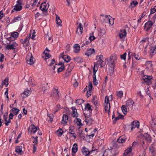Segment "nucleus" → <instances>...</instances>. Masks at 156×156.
<instances>
[{
    "label": "nucleus",
    "mask_w": 156,
    "mask_h": 156,
    "mask_svg": "<svg viewBox=\"0 0 156 156\" xmlns=\"http://www.w3.org/2000/svg\"><path fill=\"white\" fill-rule=\"evenodd\" d=\"M152 76H149L147 75H144L142 77L141 80V83L144 85H146L147 89H148L150 85L152 83L153 79Z\"/></svg>",
    "instance_id": "f257e3e1"
},
{
    "label": "nucleus",
    "mask_w": 156,
    "mask_h": 156,
    "mask_svg": "<svg viewBox=\"0 0 156 156\" xmlns=\"http://www.w3.org/2000/svg\"><path fill=\"white\" fill-rule=\"evenodd\" d=\"M106 60L108 62L107 64L109 66L112 68L113 71L115 67V64L117 62L116 56L115 55H112L107 58Z\"/></svg>",
    "instance_id": "f03ea898"
},
{
    "label": "nucleus",
    "mask_w": 156,
    "mask_h": 156,
    "mask_svg": "<svg viewBox=\"0 0 156 156\" xmlns=\"http://www.w3.org/2000/svg\"><path fill=\"white\" fill-rule=\"evenodd\" d=\"M156 19V13H155L151 19H149L150 20L148 21L144 25V29L146 31H148L151 28L152 25L155 22Z\"/></svg>",
    "instance_id": "7ed1b4c3"
},
{
    "label": "nucleus",
    "mask_w": 156,
    "mask_h": 156,
    "mask_svg": "<svg viewBox=\"0 0 156 156\" xmlns=\"http://www.w3.org/2000/svg\"><path fill=\"white\" fill-rule=\"evenodd\" d=\"M96 150H89V149L85 146L83 147L81 149L82 154L85 156H90L91 154H94Z\"/></svg>",
    "instance_id": "20e7f679"
},
{
    "label": "nucleus",
    "mask_w": 156,
    "mask_h": 156,
    "mask_svg": "<svg viewBox=\"0 0 156 156\" xmlns=\"http://www.w3.org/2000/svg\"><path fill=\"white\" fill-rule=\"evenodd\" d=\"M59 95V92L58 89L55 88H53L51 94V96L53 98L56 100H58L60 98Z\"/></svg>",
    "instance_id": "39448f33"
},
{
    "label": "nucleus",
    "mask_w": 156,
    "mask_h": 156,
    "mask_svg": "<svg viewBox=\"0 0 156 156\" xmlns=\"http://www.w3.org/2000/svg\"><path fill=\"white\" fill-rule=\"evenodd\" d=\"M48 7V6H47L46 3L45 2L42 3L41 4L40 9L43 12V15L46 16L48 15L47 10Z\"/></svg>",
    "instance_id": "423d86ee"
},
{
    "label": "nucleus",
    "mask_w": 156,
    "mask_h": 156,
    "mask_svg": "<svg viewBox=\"0 0 156 156\" xmlns=\"http://www.w3.org/2000/svg\"><path fill=\"white\" fill-rule=\"evenodd\" d=\"M39 129V128L36 126L34 124H31L28 128V132L30 134H34Z\"/></svg>",
    "instance_id": "0eeeda50"
},
{
    "label": "nucleus",
    "mask_w": 156,
    "mask_h": 156,
    "mask_svg": "<svg viewBox=\"0 0 156 156\" xmlns=\"http://www.w3.org/2000/svg\"><path fill=\"white\" fill-rule=\"evenodd\" d=\"M134 102L131 99H129L126 102V106L128 109L129 110H132L133 108Z\"/></svg>",
    "instance_id": "6e6552de"
},
{
    "label": "nucleus",
    "mask_w": 156,
    "mask_h": 156,
    "mask_svg": "<svg viewBox=\"0 0 156 156\" xmlns=\"http://www.w3.org/2000/svg\"><path fill=\"white\" fill-rule=\"evenodd\" d=\"M131 130L133 131L135 128H138L140 126V122L139 121L135 120L131 123Z\"/></svg>",
    "instance_id": "1a4fd4ad"
},
{
    "label": "nucleus",
    "mask_w": 156,
    "mask_h": 156,
    "mask_svg": "<svg viewBox=\"0 0 156 156\" xmlns=\"http://www.w3.org/2000/svg\"><path fill=\"white\" fill-rule=\"evenodd\" d=\"M24 146V144H22L19 146H16L15 148V151L19 155L23 154L24 152L22 150V149Z\"/></svg>",
    "instance_id": "9d476101"
},
{
    "label": "nucleus",
    "mask_w": 156,
    "mask_h": 156,
    "mask_svg": "<svg viewBox=\"0 0 156 156\" xmlns=\"http://www.w3.org/2000/svg\"><path fill=\"white\" fill-rule=\"evenodd\" d=\"M85 116V121L87 125H90L92 124V119L91 118V116L90 115H87L85 113H84Z\"/></svg>",
    "instance_id": "9b49d317"
},
{
    "label": "nucleus",
    "mask_w": 156,
    "mask_h": 156,
    "mask_svg": "<svg viewBox=\"0 0 156 156\" xmlns=\"http://www.w3.org/2000/svg\"><path fill=\"white\" fill-rule=\"evenodd\" d=\"M19 34L16 31L11 33L10 37H8L7 40L9 41H13L18 37Z\"/></svg>",
    "instance_id": "f8f14e48"
},
{
    "label": "nucleus",
    "mask_w": 156,
    "mask_h": 156,
    "mask_svg": "<svg viewBox=\"0 0 156 156\" xmlns=\"http://www.w3.org/2000/svg\"><path fill=\"white\" fill-rule=\"evenodd\" d=\"M18 46V44L16 42H13L12 44L7 45L5 48L8 50H13L16 49Z\"/></svg>",
    "instance_id": "ddd939ff"
},
{
    "label": "nucleus",
    "mask_w": 156,
    "mask_h": 156,
    "mask_svg": "<svg viewBox=\"0 0 156 156\" xmlns=\"http://www.w3.org/2000/svg\"><path fill=\"white\" fill-rule=\"evenodd\" d=\"M103 56L102 55H100L96 56V59L98 60V62L100 64V66L101 67H103L105 65V63H103Z\"/></svg>",
    "instance_id": "4468645a"
},
{
    "label": "nucleus",
    "mask_w": 156,
    "mask_h": 156,
    "mask_svg": "<svg viewBox=\"0 0 156 156\" xmlns=\"http://www.w3.org/2000/svg\"><path fill=\"white\" fill-rule=\"evenodd\" d=\"M127 32L125 29H121L120 30L119 36L120 38H125L126 37Z\"/></svg>",
    "instance_id": "2eb2a0df"
},
{
    "label": "nucleus",
    "mask_w": 156,
    "mask_h": 156,
    "mask_svg": "<svg viewBox=\"0 0 156 156\" xmlns=\"http://www.w3.org/2000/svg\"><path fill=\"white\" fill-rule=\"evenodd\" d=\"M60 57L63 59L67 62H69L71 60V58L69 56L67 55H64L63 53L60 54Z\"/></svg>",
    "instance_id": "dca6fc26"
},
{
    "label": "nucleus",
    "mask_w": 156,
    "mask_h": 156,
    "mask_svg": "<svg viewBox=\"0 0 156 156\" xmlns=\"http://www.w3.org/2000/svg\"><path fill=\"white\" fill-rule=\"evenodd\" d=\"M83 31V25L82 23H80L79 25L77 26V29L76 30V33L79 35H81L82 34Z\"/></svg>",
    "instance_id": "f3484780"
},
{
    "label": "nucleus",
    "mask_w": 156,
    "mask_h": 156,
    "mask_svg": "<svg viewBox=\"0 0 156 156\" xmlns=\"http://www.w3.org/2000/svg\"><path fill=\"white\" fill-rule=\"evenodd\" d=\"M149 151L151 153L152 156H155L156 154V150L155 146L154 144H152L149 147Z\"/></svg>",
    "instance_id": "a211bd4d"
},
{
    "label": "nucleus",
    "mask_w": 156,
    "mask_h": 156,
    "mask_svg": "<svg viewBox=\"0 0 156 156\" xmlns=\"http://www.w3.org/2000/svg\"><path fill=\"white\" fill-rule=\"evenodd\" d=\"M68 116L66 114H63L62 116V120L61 123L63 125H66L68 122Z\"/></svg>",
    "instance_id": "6ab92c4d"
},
{
    "label": "nucleus",
    "mask_w": 156,
    "mask_h": 156,
    "mask_svg": "<svg viewBox=\"0 0 156 156\" xmlns=\"http://www.w3.org/2000/svg\"><path fill=\"white\" fill-rule=\"evenodd\" d=\"M29 38L26 37L25 39H21L20 42L21 44H23L24 46H28L29 45Z\"/></svg>",
    "instance_id": "aec40b11"
},
{
    "label": "nucleus",
    "mask_w": 156,
    "mask_h": 156,
    "mask_svg": "<svg viewBox=\"0 0 156 156\" xmlns=\"http://www.w3.org/2000/svg\"><path fill=\"white\" fill-rule=\"evenodd\" d=\"M127 139L126 136L125 135L120 136L117 139V142L119 143L122 144L126 142Z\"/></svg>",
    "instance_id": "412c9836"
},
{
    "label": "nucleus",
    "mask_w": 156,
    "mask_h": 156,
    "mask_svg": "<svg viewBox=\"0 0 156 156\" xmlns=\"http://www.w3.org/2000/svg\"><path fill=\"white\" fill-rule=\"evenodd\" d=\"M74 129L75 128L73 126H70L69 128V130L68 131V133L70 134H73V137L74 139H75L76 138V136Z\"/></svg>",
    "instance_id": "4be33fe9"
},
{
    "label": "nucleus",
    "mask_w": 156,
    "mask_h": 156,
    "mask_svg": "<svg viewBox=\"0 0 156 156\" xmlns=\"http://www.w3.org/2000/svg\"><path fill=\"white\" fill-rule=\"evenodd\" d=\"M73 69V67L71 66H68L66 71L65 73V76L68 77L70 75L71 72Z\"/></svg>",
    "instance_id": "5701e85b"
},
{
    "label": "nucleus",
    "mask_w": 156,
    "mask_h": 156,
    "mask_svg": "<svg viewBox=\"0 0 156 156\" xmlns=\"http://www.w3.org/2000/svg\"><path fill=\"white\" fill-rule=\"evenodd\" d=\"M71 109L72 110V116L73 117L77 118L78 116V114L77 112V109L75 107H72L71 108Z\"/></svg>",
    "instance_id": "b1692460"
},
{
    "label": "nucleus",
    "mask_w": 156,
    "mask_h": 156,
    "mask_svg": "<svg viewBox=\"0 0 156 156\" xmlns=\"http://www.w3.org/2000/svg\"><path fill=\"white\" fill-rule=\"evenodd\" d=\"M78 150V148L77 144L75 143L73 145L72 148V152L73 153V156L75 155V154L77 152Z\"/></svg>",
    "instance_id": "393cba45"
},
{
    "label": "nucleus",
    "mask_w": 156,
    "mask_h": 156,
    "mask_svg": "<svg viewBox=\"0 0 156 156\" xmlns=\"http://www.w3.org/2000/svg\"><path fill=\"white\" fill-rule=\"evenodd\" d=\"M112 99L113 98L112 95H111L109 96H107L105 97V102L104 103H106L108 104H110L109 103L110 101H112Z\"/></svg>",
    "instance_id": "a878e982"
},
{
    "label": "nucleus",
    "mask_w": 156,
    "mask_h": 156,
    "mask_svg": "<svg viewBox=\"0 0 156 156\" xmlns=\"http://www.w3.org/2000/svg\"><path fill=\"white\" fill-rule=\"evenodd\" d=\"M95 52V50L94 48L89 49L87 50L86 53H85V55H87L88 57L90 56H91V55Z\"/></svg>",
    "instance_id": "bb28decb"
},
{
    "label": "nucleus",
    "mask_w": 156,
    "mask_h": 156,
    "mask_svg": "<svg viewBox=\"0 0 156 156\" xmlns=\"http://www.w3.org/2000/svg\"><path fill=\"white\" fill-rule=\"evenodd\" d=\"M92 106L88 103L85 106L84 111H88L90 112H92V109L91 108Z\"/></svg>",
    "instance_id": "cd10ccee"
},
{
    "label": "nucleus",
    "mask_w": 156,
    "mask_h": 156,
    "mask_svg": "<svg viewBox=\"0 0 156 156\" xmlns=\"http://www.w3.org/2000/svg\"><path fill=\"white\" fill-rule=\"evenodd\" d=\"M74 51L76 53H79L80 51V47L78 44H75L73 46Z\"/></svg>",
    "instance_id": "c85d7f7f"
},
{
    "label": "nucleus",
    "mask_w": 156,
    "mask_h": 156,
    "mask_svg": "<svg viewBox=\"0 0 156 156\" xmlns=\"http://www.w3.org/2000/svg\"><path fill=\"white\" fill-rule=\"evenodd\" d=\"M104 107L105 112L109 113V110L111 107L110 104H108L106 103H104Z\"/></svg>",
    "instance_id": "c756f323"
},
{
    "label": "nucleus",
    "mask_w": 156,
    "mask_h": 156,
    "mask_svg": "<svg viewBox=\"0 0 156 156\" xmlns=\"http://www.w3.org/2000/svg\"><path fill=\"white\" fill-rule=\"evenodd\" d=\"M144 137L145 140L149 143L151 142V138L150 135L147 133L145 134L144 135Z\"/></svg>",
    "instance_id": "7c9ffc66"
},
{
    "label": "nucleus",
    "mask_w": 156,
    "mask_h": 156,
    "mask_svg": "<svg viewBox=\"0 0 156 156\" xmlns=\"http://www.w3.org/2000/svg\"><path fill=\"white\" fill-rule=\"evenodd\" d=\"M156 49V45L154 46V47H151L150 50L149 52L150 55L151 56H152L154 55L156 52H155V49Z\"/></svg>",
    "instance_id": "2f4dec72"
},
{
    "label": "nucleus",
    "mask_w": 156,
    "mask_h": 156,
    "mask_svg": "<svg viewBox=\"0 0 156 156\" xmlns=\"http://www.w3.org/2000/svg\"><path fill=\"white\" fill-rule=\"evenodd\" d=\"M22 5L16 4L14 6L13 9L16 11H19L22 10Z\"/></svg>",
    "instance_id": "473e14b6"
},
{
    "label": "nucleus",
    "mask_w": 156,
    "mask_h": 156,
    "mask_svg": "<svg viewBox=\"0 0 156 156\" xmlns=\"http://www.w3.org/2000/svg\"><path fill=\"white\" fill-rule=\"evenodd\" d=\"M19 111L20 110L19 109L16 108H13L10 110L11 113H13V114L15 115H17Z\"/></svg>",
    "instance_id": "72a5a7b5"
},
{
    "label": "nucleus",
    "mask_w": 156,
    "mask_h": 156,
    "mask_svg": "<svg viewBox=\"0 0 156 156\" xmlns=\"http://www.w3.org/2000/svg\"><path fill=\"white\" fill-rule=\"evenodd\" d=\"M9 78L8 77H6L5 79V80L3 81L1 84V86L2 87L4 85H5V87H7L8 85L9 84L8 83Z\"/></svg>",
    "instance_id": "f704fd0d"
},
{
    "label": "nucleus",
    "mask_w": 156,
    "mask_h": 156,
    "mask_svg": "<svg viewBox=\"0 0 156 156\" xmlns=\"http://www.w3.org/2000/svg\"><path fill=\"white\" fill-rule=\"evenodd\" d=\"M124 118V116L121 114H119L118 116L115 118L113 120V122L115 123L118 120L120 119H123Z\"/></svg>",
    "instance_id": "c9c22d12"
},
{
    "label": "nucleus",
    "mask_w": 156,
    "mask_h": 156,
    "mask_svg": "<svg viewBox=\"0 0 156 156\" xmlns=\"http://www.w3.org/2000/svg\"><path fill=\"white\" fill-rule=\"evenodd\" d=\"M155 118H153L152 117V120L151 122V127H152V130L154 132V129L155 128V125H156V123L155 122Z\"/></svg>",
    "instance_id": "e433bc0d"
},
{
    "label": "nucleus",
    "mask_w": 156,
    "mask_h": 156,
    "mask_svg": "<svg viewBox=\"0 0 156 156\" xmlns=\"http://www.w3.org/2000/svg\"><path fill=\"white\" fill-rule=\"evenodd\" d=\"M155 7H156V6H154V8H152L150 10V13L149 16V19H151L152 17V15L156 12V9H155Z\"/></svg>",
    "instance_id": "4c0bfd02"
},
{
    "label": "nucleus",
    "mask_w": 156,
    "mask_h": 156,
    "mask_svg": "<svg viewBox=\"0 0 156 156\" xmlns=\"http://www.w3.org/2000/svg\"><path fill=\"white\" fill-rule=\"evenodd\" d=\"M56 22L57 25L59 26H61L62 20L60 19L59 17L56 14Z\"/></svg>",
    "instance_id": "58836bf2"
},
{
    "label": "nucleus",
    "mask_w": 156,
    "mask_h": 156,
    "mask_svg": "<svg viewBox=\"0 0 156 156\" xmlns=\"http://www.w3.org/2000/svg\"><path fill=\"white\" fill-rule=\"evenodd\" d=\"M22 19V17L21 16H18L15 17L14 19L12 20V23H14L20 21Z\"/></svg>",
    "instance_id": "ea45409f"
},
{
    "label": "nucleus",
    "mask_w": 156,
    "mask_h": 156,
    "mask_svg": "<svg viewBox=\"0 0 156 156\" xmlns=\"http://www.w3.org/2000/svg\"><path fill=\"white\" fill-rule=\"evenodd\" d=\"M27 61L28 64L30 65H32L34 63V59L33 56H31L29 60H27Z\"/></svg>",
    "instance_id": "a19ab883"
},
{
    "label": "nucleus",
    "mask_w": 156,
    "mask_h": 156,
    "mask_svg": "<svg viewBox=\"0 0 156 156\" xmlns=\"http://www.w3.org/2000/svg\"><path fill=\"white\" fill-rule=\"evenodd\" d=\"M74 122L78 126H80L82 125L81 123V120L80 119L76 118V119L74 120Z\"/></svg>",
    "instance_id": "79ce46f5"
},
{
    "label": "nucleus",
    "mask_w": 156,
    "mask_h": 156,
    "mask_svg": "<svg viewBox=\"0 0 156 156\" xmlns=\"http://www.w3.org/2000/svg\"><path fill=\"white\" fill-rule=\"evenodd\" d=\"M138 2L136 1H133L130 3V8H133L136 6L138 4Z\"/></svg>",
    "instance_id": "37998d69"
},
{
    "label": "nucleus",
    "mask_w": 156,
    "mask_h": 156,
    "mask_svg": "<svg viewBox=\"0 0 156 156\" xmlns=\"http://www.w3.org/2000/svg\"><path fill=\"white\" fill-rule=\"evenodd\" d=\"M127 107L125 105H123L121 107V109L123 113L126 115L127 112Z\"/></svg>",
    "instance_id": "c03bdc74"
},
{
    "label": "nucleus",
    "mask_w": 156,
    "mask_h": 156,
    "mask_svg": "<svg viewBox=\"0 0 156 156\" xmlns=\"http://www.w3.org/2000/svg\"><path fill=\"white\" fill-rule=\"evenodd\" d=\"M32 138L34 140L33 141V143L34 144L33 145H37L38 144V137L37 136H32Z\"/></svg>",
    "instance_id": "a18cd8bd"
},
{
    "label": "nucleus",
    "mask_w": 156,
    "mask_h": 156,
    "mask_svg": "<svg viewBox=\"0 0 156 156\" xmlns=\"http://www.w3.org/2000/svg\"><path fill=\"white\" fill-rule=\"evenodd\" d=\"M132 151L131 148H128L125 151L123 154V156H129L128 154L130 153Z\"/></svg>",
    "instance_id": "49530a36"
},
{
    "label": "nucleus",
    "mask_w": 156,
    "mask_h": 156,
    "mask_svg": "<svg viewBox=\"0 0 156 156\" xmlns=\"http://www.w3.org/2000/svg\"><path fill=\"white\" fill-rule=\"evenodd\" d=\"M84 102V101L82 99H78L76 100L75 103L77 105H80L83 103Z\"/></svg>",
    "instance_id": "de8ad7c7"
},
{
    "label": "nucleus",
    "mask_w": 156,
    "mask_h": 156,
    "mask_svg": "<svg viewBox=\"0 0 156 156\" xmlns=\"http://www.w3.org/2000/svg\"><path fill=\"white\" fill-rule=\"evenodd\" d=\"M123 95V92L122 91H120L117 92L116 95L118 98H121L122 97Z\"/></svg>",
    "instance_id": "09e8293b"
},
{
    "label": "nucleus",
    "mask_w": 156,
    "mask_h": 156,
    "mask_svg": "<svg viewBox=\"0 0 156 156\" xmlns=\"http://www.w3.org/2000/svg\"><path fill=\"white\" fill-rule=\"evenodd\" d=\"M57 132L58 133V136H61L62 135L63 131L62 129H59L57 130Z\"/></svg>",
    "instance_id": "8fccbe9b"
},
{
    "label": "nucleus",
    "mask_w": 156,
    "mask_h": 156,
    "mask_svg": "<svg viewBox=\"0 0 156 156\" xmlns=\"http://www.w3.org/2000/svg\"><path fill=\"white\" fill-rule=\"evenodd\" d=\"M55 61L54 59H52L51 60V62L49 65V66H53L52 67V69L53 70H55V66H53V65L55 64Z\"/></svg>",
    "instance_id": "3c124183"
},
{
    "label": "nucleus",
    "mask_w": 156,
    "mask_h": 156,
    "mask_svg": "<svg viewBox=\"0 0 156 156\" xmlns=\"http://www.w3.org/2000/svg\"><path fill=\"white\" fill-rule=\"evenodd\" d=\"M148 39L147 37H143L142 40L140 41V42L142 44L146 42H147V43H148Z\"/></svg>",
    "instance_id": "603ef678"
},
{
    "label": "nucleus",
    "mask_w": 156,
    "mask_h": 156,
    "mask_svg": "<svg viewBox=\"0 0 156 156\" xmlns=\"http://www.w3.org/2000/svg\"><path fill=\"white\" fill-rule=\"evenodd\" d=\"M93 83L95 85H97L98 83V82L97 80L96 76H93Z\"/></svg>",
    "instance_id": "864d4df0"
},
{
    "label": "nucleus",
    "mask_w": 156,
    "mask_h": 156,
    "mask_svg": "<svg viewBox=\"0 0 156 156\" xmlns=\"http://www.w3.org/2000/svg\"><path fill=\"white\" fill-rule=\"evenodd\" d=\"M65 67L64 65H62L58 69L57 72L58 73L62 71L64 69Z\"/></svg>",
    "instance_id": "5fc2aeb1"
},
{
    "label": "nucleus",
    "mask_w": 156,
    "mask_h": 156,
    "mask_svg": "<svg viewBox=\"0 0 156 156\" xmlns=\"http://www.w3.org/2000/svg\"><path fill=\"white\" fill-rule=\"evenodd\" d=\"M132 55L137 60H139L140 59V57L138 55L136 54L135 53L132 54Z\"/></svg>",
    "instance_id": "6e6d98bb"
},
{
    "label": "nucleus",
    "mask_w": 156,
    "mask_h": 156,
    "mask_svg": "<svg viewBox=\"0 0 156 156\" xmlns=\"http://www.w3.org/2000/svg\"><path fill=\"white\" fill-rule=\"evenodd\" d=\"M126 53L125 52L122 55H120L121 58L122 59L125 60L126 59Z\"/></svg>",
    "instance_id": "4d7b16f0"
},
{
    "label": "nucleus",
    "mask_w": 156,
    "mask_h": 156,
    "mask_svg": "<svg viewBox=\"0 0 156 156\" xmlns=\"http://www.w3.org/2000/svg\"><path fill=\"white\" fill-rule=\"evenodd\" d=\"M4 58V55L0 53V61L1 62H3V59Z\"/></svg>",
    "instance_id": "13d9d810"
},
{
    "label": "nucleus",
    "mask_w": 156,
    "mask_h": 156,
    "mask_svg": "<svg viewBox=\"0 0 156 156\" xmlns=\"http://www.w3.org/2000/svg\"><path fill=\"white\" fill-rule=\"evenodd\" d=\"M30 92V91L28 90H25L23 92L24 94L26 95V96L27 97L29 94V93Z\"/></svg>",
    "instance_id": "bf43d9fd"
},
{
    "label": "nucleus",
    "mask_w": 156,
    "mask_h": 156,
    "mask_svg": "<svg viewBox=\"0 0 156 156\" xmlns=\"http://www.w3.org/2000/svg\"><path fill=\"white\" fill-rule=\"evenodd\" d=\"M91 90H88L87 92V97H89L91 96Z\"/></svg>",
    "instance_id": "052dcab7"
},
{
    "label": "nucleus",
    "mask_w": 156,
    "mask_h": 156,
    "mask_svg": "<svg viewBox=\"0 0 156 156\" xmlns=\"http://www.w3.org/2000/svg\"><path fill=\"white\" fill-rule=\"evenodd\" d=\"M5 16L3 14V12L2 10L0 11V20L3 17Z\"/></svg>",
    "instance_id": "680f3d73"
},
{
    "label": "nucleus",
    "mask_w": 156,
    "mask_h": 156,
    "mask_svg": "<svg viewBox=\"0 0 156 156\" xmlns=\"http://www.w3.org/2000/svg\"><path fill=\"white\" fill-rule=\"evenodd\" d=\"M105 20L107 21L106 22H109V23L111 24L109 18L108 17V16L107 15H105Z\"/></svg>",
    "instance_id": "e2e57ef3"
},
{
    "label": "nucleus",
    "mask_w": 156,
    "mask_h": 156,
    "mask_svg": "<svg viewBox=\"0 0 156 156\" xmlns=\"http://www.w3.org/2000/svg\"><path fill=\"white\" fill-rule=\"evenodd\" d=\"M5 121V124L6 126H8L9 125V123L11 122V120L9 119H8V120H6Z\"/></svg>",
    "instance_id": "0e129e2a"
},
{
    "label": "nucleus",
    "mask_w": 156,
    "mask_h": 156,
    "mask_svg": "<svg viewBox=\"0 0 156 156\" xmlns=\"http://www.w3.org/2000/svg\"><path fill=\"white\" fill-rule=\"evenodd\" d=\"M37 145H33V152L34 153L35 152H36L37 148Z\"/></svg>",
    "instance_id": "69168bd1"
},
{
    "label": "nucleus",
    "mask_w": 156,
    "mask_h": 156,
    "mask_svg": "<svg viewBox=\"0 0 156 156\" xmlns=\"http://www.w3.org/2000/svg\"><path fill=\"white\" fill-rule=\"evenodd\" d=\"M88 90H91L92 89V83L91 82H90L88 85Z\"/></svg>",
    "instance_id": "338daca9"
},
{
    "label": "nucleus",
    "mask_w": 156,
    "mask_h": 156,
    "mask_svg": "<svg viewBox=\"0 0 156 156\" xmlns=\"http://www.w3.org/2000/svg\"><path fill=\"white\" fill-rule=\"evenodd\" d=\"M8 112H6L4 115L3 117L5 120H7L8 118Z\"/></svg>",
    "instance_id": "774afa93"
}]
</instances>
